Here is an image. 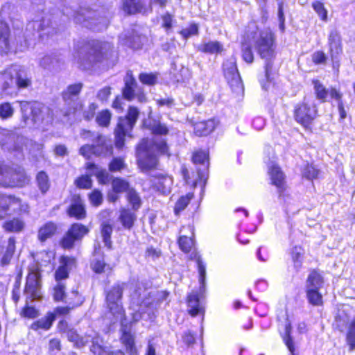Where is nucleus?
Here are the masks:
<instances>
[{
	"label": "nucleus",
	"instance_id": "f257e3e1",
	"mask_svg": "<svg viewBox=\"0 0 355 355\" xmlns=\"http://www.w3.org/2000/svg\"><path fill=\"white\" fill-rule=\"evenodd\" d=\"M117 58L112 44L98 40L77 44L73 53L74 63L83 71L107 70Z\"/></svg>",
	"mask_w": 355,
	"mask_h": 355
},
{
	"label": "nucleus",
	"instance_id": "f03ea898",
	"mask_svg": "<svg viewBox=\"0 0 355 355\" xmlns=\"http://www.w3.org/2000/svg\"><path fill=\"white\" fill-rule=\"evenodd\" d=\"M45 31L42 28V24L39 21H29L26 28V32L23 37L24 40L22 41L21 37L15 36L13 39L10 35V30L7 23L0 21V53H8L11 51L15 45L16 49L22 51L27 48L30 44L28 41L35 37V33L40 31Z\"/></svg>",
	"mask_w": 355,
	"mask_h": 355
},
{
	"label": "nucleus",
	"instance_id": "7ed1b4c3",
	"mask_svg": "<svg viewBox=\"0 0 355 355\" xmlns=\"http://www.w3.org/2000/svg\"><path fill=\"white\" fill-rule=\"evenodd\" d=\"M254 46L260 58L265 60V76L268 81H270L273 60L276 56V46L272 33L268 30L261 31L259 36L254 39Z\"/></svg>",
	"mask_w": 355,
	"mask_h": 355
},
{
	"label": "nucleus",
	"instance_id": "20e7f679",
	"mask_svg": "<svg viewBox=\"0 0 355 355\" xmlns=\"http://www.w3.org/2000/svg\"><path fill=\"white\" fill-rule=\"evenodd\" d=\"M139 115V111L138 108L130 106L126 115L119 118L117 125L114 130V144L117 148L121 149L124 146L125 137L131 136L130 132L138 119Z\"/></svg>",
	"mask_w": 355,
	"mask_h": 355
},
{
	"label": "nucleus",
	"instance_id": "39448f33",
	"mask_svg": "<svg viewBox=\"0 0 355 355\" xmlns=\"http://www.w3.org/2000/svg\"><path fill=\"white\" fill-rule=\"evenodd\" d=\"M76 23L92 29L94 31H101L105 29L109 24V19L106 17L98 16L96 11L83 9L78 11L74 16Z\"/></svg>",
	"mask_w": 355,
	"mask_h": 355
},
{
	"label": "nucleus",
	"instance_id": "423d86ee",
	"mask_svg": "<svg viewBox=\"0 0 355 355\" xmlns=\"http://www.w3.org/2000/svg\"><path fill=\"white\" fill-rule=\"evenodd\" d=\"M137 164L143 173L153 170L157 167L158 159L150 148V141L143 139L137 148Z\"/></svg>",
	"mask_w": 355,
	"mask_h": 355
},
{
	"label": "nucleus",
	"instance_id": "0eeeda50",
	"mask_svg": "<svg viewBox=\"0 0 355 355\" xmlns=\"http://www.w3.org/2000/svg\"><path fill=\"white\" fill-rule=\"evenodd\" d=\"M83 87L81 83L69 85L62 93L64 105L67 107L65 115L76 114L83 109V103L79 98V94Z\"/></svg>",
	"mask_w": 355,
	"mask_h": 355
},
{
	"label": "nucleus",
	"instance_id": "6e6552de",
	"mask_svg": "<svg viewBox=\"0 0 355 355\" xmlns=\"http://www.w3.org/2000/svg\"><path fill=\"white\" fill-rule=\"evenodd\" d=\"M126 284L125 283L115 284L106 293V303L110 311L116 318H122L124 311L121 299Z\"/></svg>",
	"mask_w": 355,
	"mask_h": 355
},
{
	"label": "nucleus",
	"instance_id": "1a4fd4ad",
	"mask_svg": "<svg viewBox=\"0 0 355 355\" xmlns=\"http://www.w3.org/2000/svg\"><path fill=\"white\" fill-rule=\"evenodd\" d=\"M25 138L12 131L3 130L0 132V145L3 150L14 153L15 156L22 152Z\"/></svg>",
	"mask_w": 355,
	"mask_h": 355
},
{
	"label": "nucleus",
	"instance_id": "9d476101",
	"mask_svg": "<svg viewBox=\"0 0 355 355\" xmlns=\"http://www.w3.org/2000/svg\"><path fill=\"white\" fill-rule=\"evenodd\" d=\"M317 108L313 103L306 101L298 103L294 108L295 121L304 128L309 127L317 116Z\"/></svg>",
	"mask_w": 355,
	"mask_h": 355
},
{
	"label": "nucleus",
	"instance_id": "9b49d317",
	"mask_svg": "<svg viewBox=\"0 0 355 355\" xmlns=\"http://www.w3.org/2000/svg\"><path fill=\"white\" fill-rule=\"evenodd\" d=\"M123 81L124 87L122 89V94L125 100L131 101L137 98L141 103L146 101V95L142 88L138 85L132 71L129 70L126 72Z\"/></svg>",
	"mask_w": 355,
	"mask_h": 355
},
{
	"label": "nucleus",
	"instance_id": "f8f14e48",
	"mask_svg": "<svg viewBox=\"0 0 355 355\" xmlns=\"http://www.w3.org/2000/svg\"><path fill=\"white\" fill-rule=\"evenodd\" d=\"M29 182V178L26 175L24 169L19 168L13 169L7 166L3 168V178H1V185L6 187H21Z\"/></svg>",
	"mask_w": 355,
	"mask_h": 355
},
{
	"label": "nucleus",
	"instance_id": "ddd939ff",
	"mask_svg": "<svg viewBox=\"0 0 355 355\" xmlns=\"http://www.w3.org/2000/svg\"><path fill=\"white\" fill-rule=\"evenodd\" d=\"M223 72L225 78L234 92L239 93L243 91V85L239 73L236 59L231 58L223 62Z\"/></svg>",
	"mask_w": 355,
	"mask_h": 355
},
{
	"label": "nucleus",
	"instance_id": "4468645a",
	"mask_svg": "<svg viewBox=\"0 0 355 355\" xmlns=\"http://www.w3.org/2000/svg\"><path fill=\"white\" fill-rule=\"evenodd\" d=\"M89 136L94 137L92 139L94 146V155L97 157H105L112 154V145L111 142L106 139L105 136L97 134L96 136L92 134L90 131L84 130L82 137L84 139L88 138Z\"/></svg>",
	"mask_w": 355,
	"mask_h": 355
},
{
	"label": "nucleus",
	"instance_id": "2eb2a0df",
	"mask_svg": "<svg viewBox=\"0 0 355 355\" xmlns=\"http://www.w3.org/2000/svg\"><path fill=\"white\" fill-rule=\"evenodd\" d=\"M20 108L24 122H26V121L30 118L28 114L29 112L31 119L34 123L43 121V113L46 108L40 103L37 102L31 103L28 101H21L20 102Z\"/></svg>",
	"mask_w": 355,
	"mask_h": 355
},
{
	"label": "nucleus",
	"instance_id": "dca6fc26",
	"mask_svg": "<svg viewBox=\"0 0 355 355\" xmlns=\"http://www.w3.org/2000/svg\"><path fill=\"white\" fill-rule=\"evenodd\" d=\"M17 94V85L14 75L8 71L0 73V96H7Z\"/></svg>",
	"mask_w": 355,
	"mask_h": 355
},
{
	"label": "nucleus",
	"instance_id": "f3484780",
	"mask_svg": "<svg viewBox=\"0 0 355 355\" xmlns=\"http://www.w3.org/2000/svg\"><path fill=\"white\" fill-rule=\"evenodd\" d=\"M40 279L37 273H29L26 278V283L24 292L27 297L34 300H39L41 297Z\"/></svg>",
	"mask_w": 355,
	"mask_h": 355
},
{
	"label": "nucleus",
	"instance_id": "a211bd4d",
	"mask_svg": "<svg viewBox=\"0 0 355 355\" xmlns=\"http://www.w3.org/2000/svg\"><path fill=\"white\" fill-rule=\"evenodd\" d=\"M152 1L147 5L146 0H123V9L129 15L146 13L152 10Z\"/></svg>",
	"mask_w": 355,
	"mask_h": 355
},
{
	"label": "nucleus",
	"instance_id": "6ab92c4d",
	"mask_svg": "<svg viewBox=\"0 0 355 355\" xmlns=\"http://www.w3.org/2000/svg\"><path fill=\"white\" fill-rule=\"evenodd\" d=\"M67 211L70 217H74L78 220H81L86 217V211L83 201L79 195H73L71 197V204Z\"/></svg>",
	"mask_w": 355,
	"mask_h": 355
},
{
	"label": "nucleus",
	"instance_id": "aec40b11",
	"mask_svg": "<svg viewBox=\"0 0 355 355\" xmlns=\"http://www.w3.org/2000/svg\"><path fill=\"white\" fill-rule=\"evenodd\" d=\"M144 37H141L135 31L125 32L119 36V42L121 44L133 49H139L144 40Z\"/></svg>",
	"mask_w": 355,
	"mask_h": 355
},
{
	"label": "nucleus",
	"instance_id": "412c9836",
	"mask_svg": "<svg viewBox=\"0 0 355 355\" xmlns=\"http://www.w3.org/2000/svg\"><path fill=\"white\" fill-rule=\"evenodd\" d=\"M40 67L49 71L58 70L62 64V59L57 53L47 54L38 58Z\"/></svg>",
	"mask_w": 355,
	"mask_h": 355
},
{
	"label": "nucleus",
	"instance_id": "4be33fe9",
	"mask_svg": "<svg viewBox=\"0 0 355 355\" xmlns=\"http://www.w3.org/2000/svg\"><path fill=\"white\" fill-rule=\"evenodd\" d=\"M121 331L122 333L121 340L126 347V352L131 355L136 354L137 349L135 345V338L131 334L130 325L124 324L122 321Z\"/></svg>",
	"mask_w": 355,
	"mask_h": 355
},
{
	"label": "nucleus",
	"instance_id": "5701e85b",
	"mask_svg": "<svg viewBox=\"0 0 355 355\" xmlns=\"http://www.w3.org/2000/svg\"><path fill=\"white\" fill-rule=\"evenodd\" d=\"M329 50L332 60H335L342 53L340 35L336 29L331 30L328 38Z\"/></svg>",
	"mask_w": 355,
	"mask_h": 355
},
{
	"label": "nucleus",
	"instance_id": "b1692460",
	"mask_svg": "<svg viewBox=\"0 0 355 355\" xmlns=\"http://www.w3.org/2000/svg\"><path fill=\"white\" fill-rule=\"evenodd\" d=\"M136 211L128 208H122L119 211L118 221L121 223L125 230H131L137 220Z\"/></svg>",
	"mask_w": 355,
	"mask_h": 355
},
{
	"label": "nucleus",
	"instance_id": "393cba45",
	"mask_svg": "<svg viewBox=\"0 0 355 355\" xmlns=\"http://www.w3.org/2000/svg\"><path fill=\"white\" fill-rule=\"evenodd\" d=\"M58 230L57 225L51 221H49L42 225L37 232V239L44 243L46 240L52 238L56 233Z\"/></svg>",
	"mask_w": 355,
	"mask_h": 355
},
{
	"label": "nucleus",
	"instance_id": "a878e982",
	"mask_svg": "<svg viewBox=\"0 0 355 355\" xmlns=\"http://www.w3.org/2000/svg\"><path fill=\"white\" fill-rule=\"evenodd\" d=\"M188 311L192 316L204 312V307L200 302L198 294L196 292L191 293L187 297Z\"/></svg>",
	"mask_w": 355,
	"mask_h": 355
},
{
	"label": "nucleus",
	"instance_id": "bb28decb",
	"mask_svg": "<svg viewBox=\"0 0 355 355\" xmlns=\"http://www.w3.org/2000/svg\"><path fill=\"white\" fill-rule=\"evenodd\" d=\"M72 294L76 295V297L77 299L76 300H65L64 302L68 304V306L58 307L55 310V313L56 314L62 315H67L69 313L70 310H71L72 309H73L76 306H80L83 303V299L82 296L78 293V291L73 290Z\"/></svg>",
	"mask_w": 355,
	"mask_h": 355
},
{
	"label": "nucleus",
	"instance_id": "cd10ccee",
	"mask_svg": "<svg viewBox=\"0 0 355 355\" xmlns=\"http://www.w3.org/2000/svg\"><path fill=\"white\" fill-rule=\"evenodd\" d=\"M155 178L157 180L155 182L157 190L163 194L168 193L173 184L172 178L162 173L155 175Z\"/></svg>",
	"mask_w": 355,
	"mask_h": 355
},
{
	"label": "nucleus",
	"instance_id": "c85d7f7f",
	"mask_svg": "<svg viewBox=\"0 0 355 355\" xmlns=\"http://www.w3.org/2000/svg\"><path fill=\"white\" fill-rule=\"evenodd\" d=\"M17 85V91L28 88L32 85L31 75L24 69H19L14 76Z\"/></svg>",
	"mask_w": 355,
	"mask_h": 355
},
{
	"label": "nucleus",
	"instance_id": "c756f323",
	"mask_svg": "<svg viewBox=\"0 0 355 355\" xmlns=\"http://www.w3.org/2000/svg\"><path fill=\"white\" fill-rule=\"evenodd\" d=\"M269 174L272 184L278 189H282L284 184V174L281 168L276 165H272L269 168Z\"/></svg>",
	"mask_w": 355,
	"mask_h": 355
},
{
	"label": "nucleus",
	"instance_id": "7c9ffc66",
	"mask_svg": "<svg viewBox=\"0 0 355 355\" xmlns=\"http://www.w3.org/2000/svg\"><path fill=\"white\" fill-rule=\"evenodd\" d=\"M198 51L205 53H218L223 50V45L218 41H209L198 46Z\"/></svg>",
	"mask_w": 355,
	"mask_h": 355
},
{
	"label": "nucleus",
	"instance_id": "2f4dec72",
	"mask_svg": "<svg viewBox=\"0 0 355 355\" xmlns=\"http://www.w3.org/2000/svg\"><path fill=\"white\" fill-rule=\"evenodd\" d=\"M208 155L205 151L199 150L196 152L192 157L193 162L194 164H199L203 167V168H198V175L200 178H203V174L202 171H205L207 169L209 162L207 160Z\"/></svg>",
	"mask_w": 355,
	"mask_h": 355
},
{
	"label": "nucleus",
	"instance_id": "473e14b6",
	"mask_svg": "<svg viewBox=\"0 0 355 355\" xmlns=\"http://www.w3.org/2000/svg\"><path fill=\"white\" fill-rule=\"evenodd\" d=\"M110 349L108 347L103 345V340L100 337L96 336L92 338L90 350L94 355H109Z\"/></svg>",
	"mask_w": 355,
	"mask_h": 355
},
{
	"label": "nucleus",
	"instance_id": "72a5a7b5",
	"mask_svg": "<svg viewBox=\"0 0 355 355\" xmlns=\"http://www.w3.org/2000/svg\"><path fill=\"white\" fill-rule=\"evenodd\" d=\"M323 285V278L317 271L313 270L309 275L306 289H320Z\"/></svg>",
	"mask_w": 355,
	"mask_h": 355
},
{
	"label": "nucleus",
	"instance_id": "f704fd0d",
	"mask_svg": "<svg viewBox=\"0 0 355 355\" xmlns=\"http://www.w3.org/2000/svg\"><path fill=\"white\" fill-rule=\"evenodd\" d=\"M36 183L42 194H45L49 189L51 182L48 175L44 171H40L37 174Z\"/></svg>",
	"mask_w": 355,
	"mask_h": 355
},
{
	"label": "nucleus",
	"instance_id": "c9c22d12",
	"mask_svg": "<svg viewBox=\"0 0 355 355\" xmlns=\"http://www.w3.org/2000/svg\"><path fill=\"white\" fill-rule=\"evenodd\" d=\"M216 125L215 121L211 119L198 123L195 129L196 132H199V135H207L214 130Z\"/></svg>",
	"mask_w": 355,
	"mask_h": 355
},
{
	"label": "nucleus",
	"instance_id": "e433bc0d",
	"mask_svg": "<svg viewBox=\"0 0 355 355\" xmlns=\"http://www.w3.org/2000/svg\"><path fill=\"white\" fill-rule=\"evenodd\" d=\"M113 231L112 225L103 222L101 224V236L103 238V241L104 243V245L105 247H107L108 249L112 248V241H111V235Z\"/></svg>",
	"mask_w": 355,
	"mask_h": 355
},
{
	"label": "nucleus",
	"instance_id": "4c0bfd02",
	"mask_svg": "<svg viewBox=\"0 0 355 355\" xmlns=\"http://www.w3.org/2000/svg\"><path fill=\"white\" fill-rule=\"evenodd\" d=\"M24 223L19 218H13L4 223L3 227L9 232H19L24 228Z\"/></svg>",
	"mask_w": 355,
	"mask_h": 355
},
{
	"label": "nucleus",
	"instance_id": "58836bf2",
	"mask_svg": "<svg viewBox=\"0 0 355 355\" xmlns=\"http://www.w3.org/2000/svg\"><path fill=\"white\" fill-rule=\"evenodd\" d=\"M27 210V205L23 204L19 198L12 196L11 200L9 204L8 211H10L11 213L20 214L22 212H26Z\"/></svg>",
	"mask_w": 355,
	"mask_h": 355
},
{
	"label": "nucleus",
	"instance_id": "ea45409f",
	"mask_svg": "<svg viewBox=\"0 0 355 355\" xmlns=\"http://www.w3.org/2000/svg\"><path fill=\"white\" fill-rule=\"evenodd\" d=\"M126 197L128 202L132 206V209L137 211L141 205V200L139 193L135 189L131 188L128 189Z\"/></svg>",
	"mask_w": 355,
	"mask_h": 355
},
{
	"label": "nucleus",
	"instance_id": "a19ab883",
	"mask_svg": "<svg viewBox=\"0 0 355 355\" xmlns=\"http://www.w3.org/2000/svg\"><path fill=\"white\" fill-rule=\"evenodd\" d=\"M197 264L198 268V272L200 275L199 282L200 284L199 288V295L201 297H203V295L205 292V277H206V269L205 266L200 258L197 259Z\"/></svg>",
	"mask_w": 355,
	"mask_h": 355
},
{
	"label": "nucleus",
	"instance_id": "79ce46f5",
	"mask_svg": "<svg viewBox=\"0 0 355 355\" xmlns=\"http://www.w3.org/2000/svg\"><path fill=\"white\" fill-rule=\"evenodd\" d=\"M320 289H306V297L310 304L313 306L322 304V295L319 293Z\"/></svg>",
	"mask_w": 355,
	"mask_h": 355
},
{
	"label": "nucleus",
	"instance_id": "37998d69",
	"mask_svg": "<svg viewBox=\"0 0 355 355\" xmlns=\"http://www.w3.org/2000/svg\"><path fill=\"white\" fill-rule=\"evenodd\" d=\"M53 299L56 302H65L67 295L65 293V285L62 282H57L53 287Z\"/></svg>",
	"mask_w": 355,
	"mask_h": 355
},
{
	"label": "nucleus",
	"instance_id": "c03bdc74",
	"mask_svg": "<svg viewBox=\"0 0 355 355\" xmlns=\"http://www.w3.org/2000/svg\"><path fill=\"white\" fill-rule=\"evenodd\" d=\"M76 240L80 239L88 232V229L83 225L74 223L67 232Z\"/></svg>",
	"mask_w": 355,
	"mask_h": 355
},
{
	"label": "nucleus",
	"instance_id": "a18cd8bd",
	"mask_svg": "<svg viewBox=\"0 0 355 355\" xmlns=\"http://www.w3.org/2000/svg\"><path fill=\"white\" fill-rule=\"evenodd\" d=\"M15 240L14 238H10L8 240V246L6 250L1 259V263L3 265H8L15 252Z\"/></svg>",
	"mask_w": 355,
	"mask_h": 355
},
{
	"label": "nucleus",
	"instance_id": "49530a36",
	"mask_svg": "<svg viewBox=\"0 0 355 355\" xmlns=\"http://www.w3.org/2000/svg\"><path fill=\"white\" fill-rule=\"evenodd\" d=\"M66 336L69 341L74 343L78 347H82L85 346L88 342L87 340L80 337L77 334L76 331L73 329H69L66 332Z\"/></svg>",
	"mask_w": 355,
	"mask_h": 355
},
{
	"label": "nucleus",
	"instance_id": "de8ad7c7",
	"mask_svg": "<svg viewBox=\"0 0 355 355\" xmlns=\"http://www.w3.org/2000/svg\"><path fill=\"white\" fill-rule=\"evenodd\" d=\"M54 318L53 315H49L46 318H42L31 325V328L33 330H37L39 329H42L44 330H47L50 329L52 325Z\"/></svg>",
	"mask_w": 355,
	"mask_h": 355
},
{
	"label": "nucleus",
	"instance_id": "09e8293b",
	"mask_svg": "<svg viewBox=\"0 0 355 355\" xmlns=\"http://www.w3.org/2000/svg\"><path fill=\"white\" fill-rule=\"evenodd\" d=\"M192 197V194L188 193L179 198L174 207V212L175 215H179L180 213L187 207Z\"/></svg>",
	"mask_w": 355,
	"mask_h": 355
},
{
	"label": "nucleus",
	"instance_id": "8fccbe9b",
	"mask_svg": "<svg viewBox=\"0 0 355 355\" xmlns=\"http://www.w3.org/2000/svg\"><path fill=\"white\" fill-rule=\"evenodd\" d=\"M113 191L116 193H122L128 191L131 188L129 187V183L121 178H115L112 182Z\"/></svg>",
	"mask_w": 355,
	"mask_h": 355
},
{
	"label": "nucleus",
	"instance_id": "3c124183",
	"mask_svg": "<svg viewBox=\"0 0 355 355\" xmlns=\"http://www.w3.org/2000/svg\"><path fill=\"white\" fill-rule=\"evenodd\" d=\"M291 330H292V327H291V323L286 324V328H285V336H284V341L285 345L287 346L288 350L292 354V355H295L294 354V352H295L294 342L291 336Z\"/></svg>",
	"mask_w": 355,
	"mask_h": 355
},
{
	"label": "nucleus",
	"instance_id": "603ef678",
	"mask_svg": "<svg viewBox=\"0 0 355 355\" xmlns=\"http://www.w3.org/2000/svg\"><path fill=\"white\" fill-rule=\"evenodd\" d=\"M313 84L317 98L324 102L329 95V89H326L318 80L313 81Z\"/></svg>",
	"mask_w": 355,
	"mask_h": 355
},
{
	"label": "nucleus",
	"instance_id": "864d4df0",
	"mask_svg": "<svg viewBox=\"0 0 355 355\" xmlns=\"http://www.w3.org/2000/svg\"><path fill=\"white\" fill-rule=\"evenodd\" d=\"M126 167L124 159L121 157H114L109 164V170L111 172L121 171Z\"/></svg>",
	"mask_w": 355,
	"mask_h": 355
},
{
	"label": "nucleus",
	"instance_id": "5fc2aeb1",
	"mask_svg": "<svg viewBox=\"0 0 355 355\" xmlns=\"http://www.w3.org/2000/svg\"><path fill=\"white\" fill-rule=\"evenodd\" d=\"M14 114V108L9 103L0 104V118L7 119L11 118Z\"/></svg>",
	"mask_w": 355,
	"mask_h": 355
},
{
	"label": "nucleus",
	"instance_id": "6e6d98bb",
	"mask_svg": "<svg viewBox=\"0 0 355 355\" xmlns=\"http://www.w3.org/2000/svg\"><path fill=\"white\" fill-rule=\"evenodd\" d=\"M178 243L180 249L187 253L191 250L193 245V241L191 238L187 236H181L179 238Z\"/></svg>",
	"mask_w": 355,
	"mask_h": 355
},
{
	"label": "nucleus",
	"instance_id": "4d7b16f0",
	"mask_svg": "<svg viewBox=\"0 0 355 355\" xmlns=\"http://www.w3.org/2000/svg\"><path fill=\"white\" fill-rule=\"evenodd\" d=\"M110 112L108 110H103L97 114L96 121L99 125L107 126L110 123Z\"/></svg>",
	"mask_w": 355,
	"mask_h": 355
},
{
	"label": "nucleus",
	"instance_id": "13d9d810",
	"mask_svg": "<svg viewBox=\"0 0 355 355\" xmlns=\"http://www.w3.org/2000/svg\"><path fill=\"white\" fill-rule=\"evenodd\" d=\"M162 27L164 28L167 33L172 29L173 16L168 12H166L161 16Z\"/></svg>",
	"mask_w": 355,
	"mask_h": 355
},
{
	"label": "nucleus",
	"instance_id": "bf43d9fd",
	"mask_svg": "<svg viewBox=\"0 0 355 355\" xmlns=\"http://www.w3.org/2000/svg\"><path fill=\"white\" fill-rule=\"evenodd\" d=\"M12 196H7L0 193V218H2L3 214L8 211L9 204L11 200Z\"/></svg>",
	"mask_w": 355,
	"mask_h": 355
},
{
	"label": "nucleus",
	"instance_id": "052dcab7",
	"mask_svg": "<svg viewBox=\"0 0 355 355\" xmlns=\"http://www.w3.org/2000/svg\"><path fill=\"white\" fill-rule=\"evenodd\" d=\"M139 80L145 85H154L157 81V77L153 73H141L139 76Z\"/></svg>",
	"mask_w": 355,
	"mask_h": 355
},
{
	"label": "nucleus",
	"instance_id": "680f3d73",
	"mask_svg": "<svg viewBox=\"0 0 355 355\" xmlns=\"http://www.w3.org/2000/svg\"><path fill=\"white\" fill-rule=\"evenodd\" d=\"M242 58L247 63H252L254 61V55L250 46L248 44L242 45Z\"/></svg>",
	"mask_w": 355,
	"mask_h": 355
},
{
	"label": "nucleus",
	"instance_id": "e2e57ef3",
	"mask_svg": "<svg viewBox=\"0 0 355 355\" xmlns=\"http://www.w3.org/2000/svg\"><path fill=\"white\" fill-rule=\"evenodd\" d=\"M313 10L317 12L320 19L326 21L327 19V11L320 1H315L312 4Z\"/></svg>",
	"mask_w": 355,
	"mask_h": 355
},
{
	"label": "nucleus",
	"instance_id": "0e129e2a",
	"mask_svg": "<svg viewBox=\"0 0 355 355\" xmlns=\"http://www.w3.org/2000/svg\"><path fill=\"white\" fill-rule=\"evenodd\" d=\"M90 202L92 205L98 207L103 202V195L98 190L93 191L89 196Z\"/></svg>",
	"mask_w": 355,
	"mask_h": 355
},
{
	"label": "nucleus",
	"instance_id": "69168bd1",
	"mask_svg": "<svg viewBox=\"0 0 355 355\" xmlns=\"http://www.w3.org/2000/svg\"><path fill=\"white\" fill-rule=\"evenodd\" d=\"M319 171L312 165H307L303 171V176L307 179H313L318 178Z\"/></svg>",
	"mask_w": 355,
	"mask_h": 355
},
{
	"label": "nucleus",
	"instance_id": "338daca9",
	"mask_svg": "<svg viewBox=\"0 0 355 355\" xmlns=\"http://www.w3.org/2000/svg\"><path fill=\"white\" fill-rule=\"evenodd\" d=\"M76 241L73 236H71L69 233L67 232V234L63 236L61 240V245L62 248L65 249H70L73 247L74 243Z\"/></svg>",
	"mask_w": 355,
	"mask_h": 355
},
{
	"label": "nucleus",
	"instance_id": "774afa93",
	"mask_svg": "<svg viewBox=\"0 0 355 355\" xmlns=\"http://www.w3.org/2000/svg\"><path fill=\"white\" fill-rule=\"evenodd\" d=\"M79 153L87 159H90L92 155H94V144L83 145L79 150Z\"/></svg>",
	"mask_w": 355,
	"mask_h": 355
}]
</instances>
